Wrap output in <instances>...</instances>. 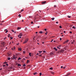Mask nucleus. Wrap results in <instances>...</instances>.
Segmentation results:
<instances>
[{
	"instance_id": "nucleus-1",
	"label": "nucleus",
	"mask_w": 76,
	"mask_h": 76,
	"mask_svg": "<svg viewBox=\"0 0 76 76\" xmlns=\"http://www.w3.org/2000/svg\"><path fill=\"white\" fill-rule=\"evenodd\" d=\"M28 41V39H27L24 42L23 44H26V43Z\"/></svg>"
},
{
	"instance_id": "nucleus-2",
	"label": "nucleus",
	"mask_w": 76,
	"mask_h": 76,
	"mask_svg": "<svg viewBox=\"0 0 76 76\" xmlns=\"http://www.w3.org/2000/svg\"><path fill=\"white\" fill-rule=\"evenodd\" d=\"M1 44L3 45V46H4V45H5V42H2L1 43Z\"/></svg>"
},
{
	"instance_id": "nucleus-3",
	"label": "nucleus",
	"mask_w": 76,
	"mask_h": 76,
	"mask_svg": "<svg viewBox=\"0 0 76 76\" xmlns=\"http://www.w3.org/2000/svg\"><path fill=\"white\" fill-rule=\"evenodd\" d=\"M57 53L58 54H60L61 53V51H60V50H58L57 51Z\"/></svg>"
},
{
	"instance_id": "nucleus-4",
	"label": "nucleus",
	"mask_w": 76,
	"mask_h": 76,
	"mask_svg": "<svg viewBox=\"0 0 76 76\" xmlns=\"http://www.w3.org/2000/svg\"><path fill=\"white\" fill-rule=\"evenodd\" d=\"M60 51H61V53H63V52H64V50L61 49Z\"/></svg>"
},
{
	"instance_id": "nucleus-5",
	"label": "nucleus",
	"mask_w": 76,
	"mask_h": 76,
	"mask_svg": "<svg viewBox=\"0 0 76 76\" xmlns=\"http://www.w3.org/2000/svg\"><path fill=\"white\" fill-rule=\"evenodd\" d=\"M18 51H22V49L20 48H18Z\"/></svg>"
},
{
	"instance_id": "nucleus-6",
	"label": "nucleus",
	"mask_w": 76,
	"mask_h": 76,
	"mask_svg": "<svg viewBox=\"0 0 76 76\" xmlns=\"http://www.w3.org/2000/svg\"><path fill=\"white\" fill-rule=\"evenodd\" d=\"M12 59H15V60H16V59L15 58V56L14 55L13 56Z\"/></svg>"
},
{
	"instance_id": "nucleus-7",
	"label": "nucleus",
	"mask_w": 76,
	"mask_h": 76,
	"mask_svg": "<svg viewBox=\"0 0 76 76\" xmlns=\"http://www.w3.org/2000/svg\"><path fill=\"white\" fill-rule=\"evenodd\" d=\"M47 2L46 1H44L42 2V4H45V3H46Z\"/></svg>"
},
{
	"instance_id": "nucleus-8",
	"label": "nucleus",
	"mask_w": 76,
	"mask_h": 76,
	"mask_svg": "<svg viewBox=\"0 0 76 76\" xmlns=\"http://www.w3.org/2000/svg\"><path fill=\"white\" fill-rule=\"evenodd\" d=\"M53 54H54V53H53V52H51L50 53V55L51 56H53Z\"/></svg>"
},
{
	"instance_id": "nucleus-9",
	"label": "nucleus",
	"mask_w": 76,
	"mask_h": 76,
	"mask_svg": "<svg viewBox=\"0 0 76 76\" xmlns=\"http://www.w3.org/2000/svg\"><path fill=\"white\" fill-rule=\"evenodd\" d=\"M70 73H68L67 75H66V76H68L69 75H70Z\"/></svg>"
},
{
	"instance_id": "nucleus-10",
	"label": "nucleus",
	"mask_w": 76,
	"mask_h": 76,
	"mask_svg": "<svg viewBox=\"0 0 76 76\" xmlns=\"http://www.w3.org/2000/svg\"><path fill=\"white\" fill-rule=\"evenodd\" d=\"M5 31L6 33H7L8 32V31L7 30V29H5L4 30Z\"/></svg>"
},
{
	"instance_id": "nucleus-11",
	"label": "nucleus",
	"mask_w": 76,
	"mask_h": 76,
	"mask_svg": "<svg viewBox=\"0 0 76 76\" xmlns=\"http://www.w3.org/2000/svg\"><path fill=\"white\" fill-rule=\"evenodd\" d=\"M50 73H52V74H53V75H54V72H52V71H51V72H50Z\"/></svg>"
},
{
	"instance_id": "nucleus-12",
	"label": "nucleus",
	"mask_w": 76,
	"mask_h": 76,
	"mask_svg": "<svg viewBox=\"0 0 76 76\" xmlns=\"http://www.w3.org/2000/svg\"><path fill=\"white\" fill-rule=\"evenodd\" d=\"M27 63H29V60H28L26 62Z\"/></svg>"
},
{
	"instance_id": "nucleus-13",
	"label": "nucleus",
	"mask_w": 76,
	"mask_h": 76,
	"mask_svg": "<svg viewBox=\"0 0 76 76\" xmlns=\"http://www.w3.org/2000/svg\"><path fill=\"white\" fill-rule=\"evenodd\" d=\"M21 29V28L19 27H18L17 29L19 30V29Z\"/></svg>"
},
{
	"instance_id": "nucleus-14",
	"label": "nucleus",
	"mask_w": 76,
	"mask_h": 76,
	"mask_svg": "<svg viewBox=\"0 0 76 76\" xmlns=\"http://www.w3.org/2000/svg\"><path fill=\"white\" fill-rule=\"evenodd\" d=\"M8 60H10V57L8 58Z\"/></svg>"
},
{
	"instance_id": "nucleus-15",
	"label": "nucleus",
	"mask_w": 76,
	"mask_h": 76,
	"mask_svg": "<svg viewBox=\"0 0 76 76\" xmlns=\"http://www.w3.org/2000/svg\"><path fill=\"white\" fill-rule=\"evenodd\" d=\"M10 38H11L10 39L11 40V39H13V37H10Z\"/></svg>"
},
{
	"instance_id": "nucleus-16",
	"label": "nucleus",
	"mask_w": 76,
	"mask_h": 76,
	"mask_svg": "<svg viewBox=\"0 0 76 76\" xmlns=\"http://www.w3.org/2000/svg\"><path fill=\"white\" fill-rule=\"evenodd\" d=\"M20 35V36H22V33H20V35Z\"/></svg>"
},
{
	"instance_id": "nucleus-17",
	"label": "nucleus",
	"mask_w": 76,
	"mask_h": 76,
	"mask_svg": "<svg viewBox=\"0 0 76 76\" xmlns=\"http://www.w3.org/2000/svg\"><path fill=\"white\" fill-rule=\"evenodd\" d=\"M54 49L56 50V51H57V49L56 48H54Z\"/></svg>"
},
{
	"instance_id": "nucleus-18",
	"label": "nucleus",
	"mask_w": 76,
	"mask_h": 76,
	"mask_svg": "<svg viewBox=\"0 0 76 76\" xmlns=\"http://www.w3.org/2000/svg\"><path fill=\"white\" fill-rule=\"evenodd\" d=\"M18 17H19V18H20V17H21V16H20V14H19L18 15Z\"/></svg>"
},
{
	"instance_id": "nucleus-19",
	"label": "nucleus",
	"mask_w": 76,
	"mask_h": 76,
	"mask_svg": "<svg viewBox=\"0 0 76 76\" xmlns=\"http://www.w3.org/2000/svg\"><path fill=\"white\" fill-rule=\"evenodd\" d=\"M18 37H19L20 38H21V37L19 35L18 36Z\"/></svg>"
},
{
	"instance_id": "nucleus-20",
	"label": "nucleus",
	"mask_w": 76,
	"mask_h": 76,
	"mask_svg": "<svg viewBox=\"0 0 76 76\" xmlns=\"http://www.w3.org/2000/svg\"><path fill=\"white\" fill-rule=\"evenodd\" d=\"M51 19L52 20H54L55 18H52Z\"/></svg>"
},
{
	"instance_id": "nucleus-21",
	"label": "nucleus",
	"mask_w": 76,
	"mask_h": 76,
	"mask_svg": "<svg viewBox=\"0 0 76 76\" xmlns=\"http://www.w3.org/2000/svg\"><path fill=\"white\" fill-rule=\"evenodd\" d=\"M53 69V67H51V68H49V69H50V70H52V69Z\"/></svg>"
},
{
	"instance_id": "nucleus-22",
	"label": "nucleus",
	"mask_w": 76,
	"mask_h": 76,
	"mask_svg": "<svg viewBox=\"0 0 76 76\" xmlns=\"http://www.w3.org/2000/svg\"><path fill=\"white\" fill-rule=\"evenodd\" d=\"M67 42H66V41L65 42H64L63 44H66V43H67Z\"/></svg>"
},
{
	"instance_id": "nucleus-23",
	"label": "nucleus",
	"mask_w": 76,
	"mask_h": 76,
	"mask_svg": "<svg viewBox=\"0 0 76 76\" xmlns=\"http://www.w3.org/2000/svg\"><path fill=\"white\" fill-rule=\"evenodd\" d=\"M37 72H35V73H34V75H36V74H37Z\"/></svg>"
},
{
	"instance_id": "nucleus-24",
	"label": "nucleus",
	"mask_w": 76,
	"mask_h": 76,
	"mask_svg": "<svg viewBox=\"0 0 76 76\" xmlns=\"http://www.w3.org/2000/svg\"><path fill=\"white\" fill-rule=\"evenodd\" d=\"M18 66H21V65L20 64H18Z\"/></svg>"
},
{
	"instance_id": "nucleus-25",
	"label": "nucleus",
	"mask_w": 76,
	"mask_h": 76,
	"mask_svg": "<svg viewBox=\"0 0 76 76\" xmlns=\"http://www.w3.org/2000/svg\"><path fill=\"white\" fill-rule=\"evenodd\" d=\"M22 66H23L24 67H25V66H26V65L25 64H23Z\"/></svg>"
},
{
	"instance_id": "nucleus-26",
	"label": "nucleus",
	"mask_w": 76,
	"mask_h": 76,
	"mask_svg": "<svg viewBox=\"0 0 76 76\" xmlns=\"http://www.w3.org/2000/svg\"><path fill=\"white\" fill-rule=\"evenodd\" d=\"M10 34H9L8 35V37H10Z\"/></svg>"
},
{
	"instance_id": "nucleus-27",
	"label": "nucleus",
	"mask_w": 76,
	"mask_h": 76,
	"mask_svg": "<svg viewBox=\"0 0 76 76\" xmlns=\"http://www.w3.org/2000/svg\"><path fill=\"white\" fill-rule=\"evenodd\" d=\"M72 28H74V29H75L76 28H75V26H73L72 27Z\"/></svg>"
},
{
	"instance_id": "nucleus-28",
	"label": "nucleus",
	"mask_w": 76,
	"mask_h": 76,
	"mask_svg": "<svg viewBox=\"0 0 76 76\" xmlns=\"http://www.w3.org/2000/svg\"><path fill=\"white\" fill-rule=\"evenodd\" d=\"M31 53H29V55L30 56V57L31 56Z\"/></svg>"
},
{
	"instance_id": "nucleus-29",
	"label": "nucleus",
	"mask_w": 76,
	"mask_h": 76,
	"mask_svg": "<svg viewBox=\"0 0 76 76\" xmlns=\"http://www.w3.org/2000/svg\"><path fill=\"white\" fill-rule=\"evenodd\" d=\"M0 25H3V24L2 23H0Z\"/></svg>"
},
{
	"instance_id": "nucleus-30",
	"label": "nucleus",
	"mask_w": 76,
	"mask_h": 76,
	"mask_svg": "<svg viewBox=\"0 0 76 76\" xmlns=\"http://www.w3.org/2000/svg\"><path fill=\"white\" fill-rule=\"evenodd\" d=\"M68 17L69 18H71L70 16H69V15L68 16Z\"/></svg>"
},
{
	"instance_id": "nucleus-31",
	"label": "nucleus",
	"mask_w": 76,
	"mask_h": 76,
	"mask_svg": "<svg viewBox=\"0 0 76 76\" xmlns=\"http://www.w3.org/2000/svg\"><path fill=\"white\" fill-rule=\"evenodd\" d=\"M39 33H40V34H42V31H41L39 32Z\"/></svg>"
},
{
	"instance_id": "nucleus-32",
	"label": "nucleus",
	"mask_w": 76,
	"mask_h": 76,
	"mask_svg": "<svg viewBox=\"0 0 76 76\" xmlns=\"http://www.w3.org/2000/svg\"><path fill=\"white\" fill-rule=\"evenodd\" d=\"M40 76H41V75H42V73H39Z\"/></svg>"
},
{
	"instance_id": "nucleus-33",
	"label": "nucleus",
	"mask_w": 76,
	"mask_h": 76,
	"mask_svg": "<svg viewBox=\"0 0 76 76\" xmlns=\"http://www.w3.org/2000/svg\"><path fill=\"white\" fill-rule=\"evenodd\" d=\"M43 51L44 53H46V51H45L43 50Z\"/></svg>"
},
{
	"instance_id": "nucleus-34",
	"label": "nucleus",
	"mask_w": 76,
	"mask_h": 76,
	"mask_svg": "<svg viewBox=\"0 0 76 76\" xmlns=\"http://www.w3.org/2000/svg\"><path fill=\"white\" fill-rule=\"evenodd\" d=\"M21 12H23V10L22 9V10H21Z\"/></svg>"
},
{
	"instance_id": "nucleus-35",
	"label": "nucleus",
	"mask_w": 76,
	"mask_h": 76,
	"mask_svg": "<svg viewBox=\"0 0 76 76\" xmlns=\"http://www.w3.org/2000/svg\"><path fill=\"white\" fill-rule=\"evenodd\" d=\"M11 31H12V32H14V30H11Z\"/></svg>"
},
{
	"instance_id": "nucleus-36",
	"label": "nucleus",
	"mask_w": 76,
	"mask_h": 76,
	"mask_svg": "<svg viewBox=\"0 0 76 76\" xmlns=\"http://www.w3.org/2000/svg\"><path fill=\"white\" fill-rule=\"evenodd\" d=\"M23 54H25V51H23Z\"/></svg>"
},
{
	"instance_id": "nucleus-37",
	"label": "nucleus",
	"mask_w": 76,
	"mask_h": 76,
	"mask_svg": "<svg viewBox=\"0 0 76 76\" xmlns=\"http://www.w3.org/2000/svg\"><path fill=\"white\" fill-rule=\"evenodd\" d=\"M31 24H33V22L31 21Z\"/></svg>"
},
{
	"instance_id": "nucleus-38",
	"label": "nucleus",
	"mask_w": 76,
	"mask_h": 76,
	"mask_svg": "<svg viewBox=\"0 0 76 76\" xmlns=\"http://www.w3.org/2000/svg\"><path fill=\"white\" fill-rule=\"evenodd\" d=\"M7 62H4V64H7Z\"/></svg>"
},
{
	"instance_id": "nucleus-39",
	"label": "nucleus",
	"mask_w": 76,
	"mask_h": 76,
	"mask_svg": "<svg viewBox=\"0 0 76 76\" xmlns=\"http://www.w3.org/2000/svg\"><path fill=\"white\" fill-rule=\"evenodd\" d=\"M20 59H21L20 58H18V60H20Z\"/></svg>"
},
{
	"instance_id": "nucleus-40",
	"label": "nucleus",
	"mask_w": 76,
	"mask_h": 76,
	"mask_svg": "<svg viewBox=\"0 0 76 76\" xmlns=\"http://www.w3.org/2000/svg\"><path fill=\"white\" fill-rule=\"evenodd\" d=\"M53 40H54L53 39L50 42H53Z\"/></svg>"
},
{
	"instance_id": "nucleus-41",
	"label": "nucleus",
	"mask_w": 76,
	"mask_h": 76,
	"mask_svg": "<svg viewBox=\"0 0 76 76\" xmlns=\"http://www.w3.org/2000/svg\"><path fill=\"white\" fill-rule=\"evenodd\" d=\"M39 53H42V51H39Z\"/></svg>"
},
{
	"instance_id": "nucleus-42",
	"label": "nucleus",
	"mask_w": 76,
	"mask_h": 76,
	"mask_svg": "<svg viewBox=\"0 0 76 76\" xmlns=\"http://www.w3.org/2000/svg\"><path fill=\"white\" fill-rule=\"evenodd\" d=\"M59 28H62V27H61V26H59Z\"/></svg>"
},
{
	"instance_id": "nucleus-43",
	"label": "nucleus",
	"mask_w": 76,
	"mask_h": 76,
	"mask_svg": "<svg viewBox=\"0 0 76 76\" xmlns=\"http://www.w3.org/2000/svg\"><path fill=\"white\" fill-rule=\"evenodd\" d=\"M61 69L62 68H63V66H61Z\"/></svg>"
},
{
	"instance_id": "nucleus-44",
	"label": "nucleus",
	"mask_w": 76,
	"mask_h": 76,
	"mask_svg": "<svg viewBox=\"0 0 76 76\" xmlns=\"http://www.w3.org/2000/svg\"><path fill=\"white\" fill-rule=\"evenodd\" d=\"M3 67H5V66H6V65H3Z\"/></svg>"
},
{
	"instance_id": "nucleus-45",
	"label": "nucleus",
	"mask_w": 76,
	"mask_h": 76,
	"mask_svg": "<svg viewBox=\"0 0 76 76\" xmlns=\"http://www.w3.org/2000/svg\"><path fill=\"white\" fill-rule=\"evenodd\" d=\"M60 41H61V38H60Z\"/></svg>"
},
{
	"instance_id": "nucleus-46",
	"label": "nucleus",
	"mask_w": 76,
	"mask_h": 76,
	"mask_svg": "<svg viewBox=\"0 0 76 76\" xmlns=\"http://www.w3.org/2000/svg\"><path fill=\"white\" fill-rule=\"evenodd\" d=\"M63 69H65V68H66V66H65V67H63Z\"/></svg>"
},
{
	"instance_id": "nucleus-47",
	"label": "nucleus",
	"mask_w": 76,
	"mask_h": 76,
	"mask_svg": "<svg viewBox=\"0 0 76 76\" xmlns=\"http://www.w3.org/2000/svg\"><path fill=\"white\" fill-rule=\"evenodd\" d=\"M45 31H47V29H45Z\"/></svg>"
},
{
	"instance_id": "nucleus-48",
	"label": "nucleus",
	"mask_w": 76,
	"mask_h": 76,
	"mask_svg": "<svg viewBox=\"0 0 76 76\" xmlns=\"http://www.w3.org/2000/svg\"><path fill=\"white\" fill-rule=\"evenodd\" d=\"M69 33H70L71 34H72V31H70L69 32Z\"/></svg>"
},
{
	"instance_id": "nucleus-49",
	"label": "nucleus",
	"mask_w": 76,
	"mask_h": 76,
	"mask_svg": "<svg viewBox=\"0 0 76 76\" xmlns=\"http://www.w3.org/2000/svg\"><path fill=\"white\" fill-rule=\"evenodd\" d=\"M2 70V68L0 69V71L1 70Z\"/></svg>"
},
{
	"instance_id": "nucleus-50",
	"label": "nucleus",
	"mask_w": 76,
	"mask_h": 76,
	"mask_svg": "<svg viewBox=\"0 0 76 76\" xmlns=\"http://www.w3.org/2000/svg\"><path fill=\"white\" fill-rule=\"evenodd\" d=\"M15 58H17V56H15Z\"/></svg>"
},
{
	"instance_id": "nucleus-51",
	"label": "nucleus",
	"mask_w": 76,
	"mask_h": 76,
	"mask_svg": "<svg viewBox=\"0 0 76 76\" xmlns=\"http://www.w3.org/2000/svg\"><path fill=\"white\" fill-rule=\"evenodd\" d=\"M66 41L67 42H68V41H69V40H67Z\"/></svg>"
},
{
	"instance_id": "nucleus-52",
	"label": "nucleus",
	"mask_w": 76,
	"mask_h": 76,
	"mask_svg": "<svg viewBox=\"0 0 76 76\" xmlns=\"http://www.w3.org/2000/svg\"><path fill=\"white\" fill-rule=\"evenodd\" d=\"M6 65L7 66H9V65H8V64H6Z\"/></svg>"
},
{
	"instance_id": "nucleus-53",
	"label": "nucleus",
	"mask_w": 76,
	"mask_h": 76,
	"mask_svg": "<svg viewBox=\"0 0 76 76\" xmlns=\"http://www.w3.org/2000/svg\"><path fill=\"white\" fill-rule=\"evenodd\" d=\"M3 22H4V21H2L1 22V23H2Z\"/></svg>"
},
{
	"instance_id": "nucleus-54",
	"label": "nucleus",
	"mask_w": 76,
	"mask_h": 76,
	"mask_svg": "<svg viewBox=\"0 0 76 76\" xmlns=\"http://www.w3.org/2000/svg\"><path fill=\"white\" fill-rule=\"evenodd\" d=\"M45 34L46 35H47V32L46 33H45Z\"/></svg>"
},
{
	"instance_id": "nucleus-55",
	"label": "nucleus",
	"mask_w": 76,
	"mask_h": 76,
	"mask_svg": "<svg viewBox=\"0 0 76 76\" xmlns=\"http://www.w3.org/2000/svg\"><path fill=\"white\" fill-rule=\"evenodd\" d=\"M54 7H56V5H54Z\"/></svg>"
},
{
	"instance_id": "nucleus-56",
	"label": "nucleus",
	"mask_w": 76,
	"mask_h": 76,
	"mask_svg": "<svg viewBox=\"0 0 76 76\" xmlns=\"http://www.w3.org/2000/svg\"><path fill=\"white\" fill-rule=\"evenodd\" d=\"M37 44H38V45H39V43H37Z\"/></svg>"
},
{
	"instance_id": "nucleus-57",
	"label": "nucleus",
	"mask_w": 76,
	"mask_h": 76,
	"mask_svg": "<svg viewBox=\"0 0 76 76\" xmlns=\"http://www.w3.org/2000/svg\"><path fill=\"white\" fill-rule=\"evenodd\" d=\"M64 33H66V31H64Z\"/></svg>"
},
{
	"instance_id": "nucleus-58",
	"label": "nucleus",
	"mask_w": 76,
	"mask_h": 76,
	"mask_svg": "<svg viewBox=\"0 0 76 76\" xmlns=\"http://www.w3.org/2000/svg\"><path fill=\"white\" fill-rule=\"evenodd\" d=\"M11 44V42H10V43H9V45H10Z\"/></svg>"
},
{
	"instance_id": "nucleus-59",
	"label": "nucleus",
	"mask_w": 76,
	"mask_h": 76,
	"mask_svg": "<svg viewBox=\"0 0 76 76\" xmlns=\"http://www.w3.org/2000/svg\"><path fill=\"white\" fill-rule=\"evenodd\" d=\"M37 33H38V32H36V34H37Z\"/></svg>"
},
{
	"instance_id": "nucleus-60",
	"label": "nucleus",
	"mask_w": 76,
	"mask_h": 76,
	"mask_svg": "<svg viewBox=\"0 0 76 76\" xmlns=\"http://www.w3.org/2000/svg\"><path fill=\"white\" fill-rule=\"evenodd\" d=\"M42 43L43 44H44V42H42Z\"/></svg>"
},
{
	"instance_id": "nucleus-61",
	"label": "nucleus",
	"mask_w": 76,
	"mask_h": 76,
	"mask_svg": "<svg viewBox=\"0 0 76 76\" xmlns=\"http://www.w3.org/2000/svg\"><path fill=\"white\" fill-rule=\"evenodd\" d=\"M56 23H58V22H56Z\"/></svg>"
},
{
	"instance_id": "nucleus-62",
	"label": "nucleus",
	"mask_w": 76,
	"mask_h": 76,
	"mask_svg": "<svg viewBox=\"0 0 76 76\" xmlns=\"http://www.w3.org/2000/svg\"><path fill=\"white\" fill-rule=\"evenodd\" d=\"M38 54H39L38 53H37V56H38Z\"/></svg>"
},
{
	"instance_id": "nucleus-63",
	"label": "nucleus",
	"mask_w": 76,
	"mask_h": 76,
	"mask_svg": "<svg viewBox=\"0 0 76 76\" xmlns=\"http://www.w3.org/2000/svg\"><path fill=\"white\" fill-rule=\"evenodd\" d=\"M12 50H14V49H13V48H12Z\"/></svg>"
},
{
	"instance_id": "nucleus-64",
	"label": "nucleus",
	"mask_w": 76,
	"mask_h": 76,
	"mask_svg": "<svg viewBox=\"0 0 76 76\" xmlns=\"http://www.w3.org/2000/svg\"><path fill=\"white\" fill-rule=\"evenodd\" d=\"M38 28H39V26H38Z\"/></svg>"
}]
</instances>
